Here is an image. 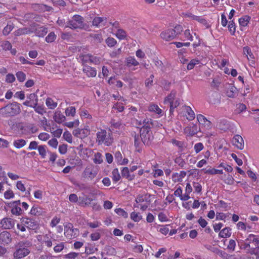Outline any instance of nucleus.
Masks as SVG:
<instances>
[{"label":"nucleus","instance_id":"nucleus-1","mask_svg":"<svg viewBox=\"0 0 259 259\" xmlns=\"http://www.w3.org/2000/svg\"><path fill=\"white\" fill-rule=\"evenodd\" d=\"M238 246L252 255L259 254V235L249 234L246 238L238 240Z\"/></svg>","mask_w":259,"mask_h":259},{"label":"nucleus","instance_id":"nucleus-2","mask_svg":"<svg viewBox=\"0 0 259 259\" xmlns=\"http://www.w3.org/2000/svg\"><path fill=\"white\" fill-rule=\"evenodd\" d=\"M113 142V138L111 132H107L105 130L100 129L96 133V143L98 145L110 146Z\"/></svg>","mask_w":259,"mask_h":259},{"label":"nucleus","instance_id":"nucleus-3","mask_svg":"<svg viewBox=\"0 0 259 259\" xmlns=\"http://www.w3.org/2000/svg\"><path fill=\"white\" fill-rule=\"evenodd\" d=\"M20 104L14 102L0 109V114L5 116H14L21 111Z\"/></svg>","mask_w":259,"mask_h":259},{"label":"nucleus","instance_id":"nucleus-4","mask_svg":"<svg viewBox=\"0 0 259 259\" xmlns=\"http://www.w3.org/2000/svg\"><path fill=\"white\" fill-rule=\"evenodd\" d=\"M84 25L83 18L78 15H74L67 24V27L72 29L82 28Z\"/></svg>","mask_w":259,"mask_h":259},{"label":"nucleus","instance_id":"nucleus-5","mask_svg":"<svg viewBox=\"0 0 259 259\" xmlns=\"http://www.w3.org/2000/svg\"><path fill=\"white\" fill-rule=\"evenodd\" d=\"M98 173V169L97 167L90 165L87 166L82 172V177L89 180H92Z\"/></svg>","mask_w":259,"mask_h":259},{"label":"nucleus","instance_id":"nucleus-6","mask_svg":"<svg viewBox=\"0 0 259 259\" xmlns=\"http://www.w3.org/2000/svg\"><path fill=\"white\" fill-rule=\"evenodd\" d=\"M29 253L30 250L27 247L19 243L18 248L14 253V257L17 259H21L26 256Z\"/></svg>","mask_w":259,"mask_h":259},{"label":"nucleus","instance_id":"nucleus-7","mask_svg":"<svg viewBox=\"0 0 259 259\" xmlns=\"http://www.w3.org/2000/svg\"><path fill=\"white\" fill-rule=\"evenodd\" d=\"M73 135L79 139H83L87 137L90 134L89 125H85L83 128H76L73 131Z\"/></svg>","mask_w":259,"mask_h":259},{"label":"nucleus","instance_id":"nucleus-8","mask_svg":"<svg viewBox=\"0 0 259 259\" xmlns=\"http://www.w3.org/2000/svg\"><path fill=\"white\" fill-rule=\"evenodd\" d=\"M20 200L14 201L9 203V206L11 208V213L16 216H20L22 214L23 210L21 209Z\"/></svg>","mask_w":259,"mask_h":259},{"label":"nucleus","instance_id":"nucleus-9","mask_svg":"<svg viewBox=\"0 0 259 259\" xmlns=\"http://www.w3.org/2000/svg\"><path fill=\"white\" fill-rule=\"evenodd\" d=\"M78 233L77 229L73 228V225L71 223H68L64 226V235L69 238L71 239L76 237Z\"/></svg>","mask_w":259,"mask_h":259},{"label":"nucleus","instance_id":"nucleus-10","mask_svg":"<svg viewBox=\"0 0 259 259\" xmlns=\"http://www.w3.org/2000/svg\"><path fill=\"white\" fill-rule=\"evenodd\" d=\"M15 224V220L10 218H4L0 220V228L3 229H11Z\"/></svg>","mask_w":259,"mask_h":259},{"label":"nucleus","instance_id":"nucleus-11","mask_svg":"<svg viewBox=\"0 0 259 259\" xmlns=\"http://www.w3.org/2000/svg\"><path fill=\"white\" fill-rule=\"evenodd\" d=\"M21 223L25 225L27 228L30 230H35L38 228L37 222L33 219L29 218H23L21 220Z\"/></svg>","mask_w":259,"mask_h":259},{"label":"nucleus","instance_id":"nucleus-12","mask_svg":"<svg viewBox=\"0 0 259 259\" xmlns=\"http://www.w3.org/2000/svg\"><path fill=\"white\" fill-rule=\"evenodd\" d=\"M27 100L23 103V105L30 107L37 105L38 98L36 94H30L27 95Z\"/></svg>","mask_w":259,"mask_h":259},{"label":"nucleus","instance_id":"nucleus-13","mask_svg":"<svg viewBox=\"0 0 259 259\" xmlns=\"http://www.w3.org/2000/svg\"><path fill=\"white\" fill-rule=\"evenodd\" d=\"M197 119L201 127L209 130L211 128V122L202 114H198Z\"/></svg>","mask_w":259,"mask_h":259},{"label":"nucleus","instance_id":"nucleus-14","mask_svg":"<svg viewBox=\"0 0 259 259\" xmlns=\"http://www.w3.org/2000/svg\"><path fill=\"white\" fill-rule=\"evenodd\" d=\"M183 16L185 18H189L190 20L197 21L207 27L208 26L207 21L202 17L195 16L189 12L183 13Z\"/></svg>","mask_w":259,"mask_h":259},{"label":"nucleus","instance_id":"nucleus-15","mask_svg":"<svg viewBox=\"0 0 259 259\" xmlns=\"http://www.w3.org/2000/svg\"><path fill=\"white\" fill-rule=\"evenodd\" d=\"M176 36V30L169 29L162 31L160 34V37L166 41H170Z\"/></svg>","mask_w":259,"mask_h":259},{"label":"nucleus","instance_id":"nucleus-16","mask_svg":"<svg viewBox=\"0 0 259 259\" xmlns=\"http://www.w3.org/2000/svg\"><path fill=\"white\" fill-rule=\"evenodd\" d=\"M232 144L239 149L242 150L244 146L243 138L240 135H235L232 140Z\"/></svg>","mask_w":259,"mask_h":259},{"label":"nucleus","instance_id":"nucleus-17","mask_svg":"<svg viewBox=\"0 0 259 259\" xmlns=\"http://www.w3.org/2000/svg\"><path fill=\"white\" fill-rule=\"evenodd\" d=\"M140 136L144 143H148L152 139L151 132L147 128H141L140 130Z\"/></svg>","mask_w":259,"mask_h":259},{"label":"nucleus","instance_id":"nucleus-18","mask_svg":"<svg viewBox=\"0 0 259 259\" xmlns=\"http://www.w3.org/2000/svg\"><path fill=\"white\" fill-rule=\"evenodd\" d=\"M31 29H34L33 32H35L36 36L44 37L48 32V28L46 27H37L35 24L31 26Z\"/></svg>","mask_w":259,"mask_h":259},{"label":"nucleus","instance_id":"nucleus-19","mask_svg":"<svg viewBox=\"0 0 259 259\" xmlns=\"http://www.w3.org/2000/svg\"><path fill=\"white\" fill-rule=\"evenodd\" d=\"M183 110L185 112V115L188 120H192L195 118V113L190 106H184Z\"/></svg>","mask_w":259,"mask_h":259},{"label":"nucleus","instance_id":"nucleus-20","mask_svg":"<svg viewBox=\"0 0 259 259\" xmlns=\"http://www.w3.org/2000/svg\"><path fill=\"white\" fill-rule=\"evenodd\" d=\"M11 234L7 231H4L0 234V242L4 244H8L11 242Z\"/></svg>","mask_w":259,"mask_h":259},{"label":"nucleus","instance_id":"nucleus-21","mask_svg":"<svg viewBox=\"0 0 259 259\" xmlns=\"http://www.w3.org/2000/svg\"><path fill=\"white\" fill-rule=\"evenodd\" d=\"M139 128H145L150 130L151 127H153L154 125V123L153 122L151 119H145L143 121H138Z\"/></svg>","mask_w":259,"mask_h":259},{"label":"nucleus","instance_id":"nucleus-22","mask_svg":"<svg viewBox=\"0 0 259 259\" xmlns=\"http://www.w3.org/2000/svg\"><path fill=\"white\" fill-rule=\"evenodd\" d=\"M186 175V172L185 171H181L179 172L174 173L172 175V180L175 183L181 182Z\"/></svg>","mask_w":259,"mask_h":259},{"label":"nucleus","instance_id":"nucleus-23","mask_svg":"<svg viewBox=\"0 0 259 259\" xmlns=\"http://www.w3.org/2000/svg\"><path fill=\"white\" fill-rule=\"evenodd\" d=\"M83 71L88 77H95L97 75V71L95 68L88 65H84Z\"/></svg>","mask_w":259,"mask_h":259},{"label":"nucleus","instance_id":"nucleus-24","mask_svg":"<svg viewBox=\"0 0 259 259\" xmlns=\"http://www.w3.org/2000/svg\"><path fill=\"white\" fill-rule=\"evenodd\" d=\"M107 23V18L105 17H96L93 20V25L96 27L104 26Z\"/></svg>","mask_w":259,"mask_h":259},{"label":"nucleus","instance_id":"nucleus-25","mask_svg":"<svg viewBox=\"0 0 259 259\" xmlns=\"http://www.w3.org/2000/svg\"><path fill=\"white\" fill-rule=\"evenodd\" d=\"M148 110L150 112L157 114L158 117H160L163 115L162 110L157 105L150 104L148 107Z\"/></svg>","mask_w":259,"mask_h":259},{"label":"nucleus","instance_id":"nucleus-26","mask_svg":"<svg viewBox=\"0 0 259 259\" xmlns=\"http://www.w3.org/2000/svg\"><path fill=\"white\" fill-rule=\"evenodd\" d=\"M250 19V17L248 15H244L239 19L238 22L241 27V30H243V27H245L247 26Z\"/></svg>","mask_w":259,"mask_h":259},{"label":"nucleus","instance_id":"nucleus-27","mask_svg":"<svg viewBox=\"0 0 259 259\" xmlns=\"http://www.w3.org/2000/svg\"><path fill=\"white\" fill-rule=\"evenodd\" d=\"M34 29H31L30 28H22L15 31L14 33L15 36H20L23 34H27L33 32Z\"/></svg>","mask_w":259,"mask_h":259},{"label":"nucleus","instance_id":"nucleus-28","mask_svg":"<svg viewBox=\"0 0 259 259\" xmlns=\"http://www.w3.org/2000/svg\"><path fill=\"white\" fill-rule=\"evenodd\" d=\"M184 133L189 136L195 135L197 133V127L195 125H193L191 126H187L184 129Z\"/></svg>","mask_w":259,"mask_h":259},{"label":"nucleus","instance_id":"nucleus-29","mask_svg":"<svg viewBox=\"0 0 259 259\" xmlns=\"http://www.w3.org/2000/svg\"><path fill=\"white\" fill-rule=\"evenodd\" d=\"M231 235V229L229 227H226L220 231L219 234V237L223 238H229Z\"/></svg>","mask_w":259,"mask_h":259},{"label":"nucleus","instance_id":"nucleus-30","mask_svg":"<svg viewBox=\"0 0 259 259\" xmlns=\"http://www.w3.org/2000/svg\"><path fill=\"white\" fill-rule=\"evenodd\" d=\"M93 199L89 197H79L78 201V204L82 206H89Z\"/></svg>","mask_w":259,"mask_h":259},{"label":"nucleus","instance_id":"nucleus-31","mask_svg":"<svg viewBox=\"0 0 259 259\" xmlns=\"http://www.w3.org/2000/svg\"><path fill=\"white\" fill-rule=\"evenodd\" d=\"M236 93V88L232 84H229L226 91L227 96L230 98H233L235 96Z\"/></svg>","mask_w":259,"mask_h":259},{"label":"nucleus","instance_id":"nucleus-32","mask_svg":"<svg viewBox=\"0 0 259 259\" xmlns=\"http://www.w3.org/2000/svg\"><path fill=\"white\" fill-rule=\"evenodd\" d=\"M54 118L55 121L59 123H62L66 120V117L58 111L55 113Z\"/></svg>","mask_w":259,"mask_h":259},{"label":"nucleus","instance_id":"nucleus-33","mask_svg":"<svg viewBox=\"0 0 259 259\" xmlns=\"http://www.w3.org/2000/svg\"><path fill=\"white\" fill-rule=\"evenodd\" d=\"M29 213L34 216H39L42 214V209L38 206H33L31 208Z\"/></svg>","mask_w":259,"mask_h":259},{"label":"nucleus","instance_id":"nucleus-34","mask_svg":"<svg viewBox=\"0 0 259 259\" xmlns=\"http://www.w3.org/2000/svg\"><path fill=\"white\" fill-rule=\"evenodd\" d=\"M202 171H204V174H209L211 175H214L217 174H223V170L222 169H215L214 168H211L210 167L208 169H202Z\"/></svg>","mask_w":259,"mask_h":259},{"label":"nucleus","instance_id":"nucleus-35","mask_svg":"<svg viewBox=\"0 0 259 259\" xmlns=\"http://www.w3.org/2000/svg\"><path fill=\"white\" fill-rule=\"evenodd\" d=\"M26 144V141L22 139H16L13 142L14 146L17 149L23 147Z\"/></svg>","mask_w":259,"mask_h":259},{"label":"nucleus","instance_id":"nucleus-36","mask_svg":"<svg viewBox=\"0 0 259 259\" xmlns=\"http://www.w3.org/2000/svg\"><path fill=\"white\" fill-rule=\"evenodd\" d=\"M217 253L223 259H236L234 255L229 254L223 250H218Z\"/></svg>","mask_w":259,"mask_h":259},{"label":"nucleus","instance_id":"nucleus-37","mask_svg":"<svg viewBox=\"0 0 259 259\" xmlns=\"http://www.w3.org/2000/svg\"><path fill=\"white\" fill-rule=\"evenodd\" d=\"M112 181L114 183H117L121 179V176L119 174V170L118 168H115L113 169L112 171V176H111Z\"/></svg>","mask_w":259,"mask_h":259},{"label":"nucleus","instance_id":"nucleus-38","mask_svg":"<svg viewBox=\"0 0 259 259\" xmlns=\"http://www.w3.org/2000/svg\"><path fill=\"white\" fill-rule=\"evenodd\" d=\"M42 243L48 247H51L53 245V237L49 235H46L44 237Z\"/></svg>","mask_w":259,"mask_h":259},{"label":"nucleus","instance_id":"nucleus-39","mask_svg":"<svg viewBox=\"0 0 259 259\" xmlns=\"http://www.w3.org/2000/svg\"><path fill=\"white\" fill-rule=\"evenodd\" d=\"M193 189L191 185L188 183L186 184L185 188V193L184 194V199H186V200H189L190 198V194L192 192Z\"/></svg>","mask_w":259,"mask_h":259},{"label":"nucleus","instance_id":"nucleus-40","mask_svg":"<svg viewBox=\"0 0 259 259\" xmlns=\"http://www.w3.org/2000/svg\"><path fill=\"white\" fill-rule=\"evenodd\" d=\"M118 39L122 40L126 38V32L122 29H118L115 33H113Z\"/></svg>","mask_w":259,"mask_h":259},{"label":"nucleus","instance_id":"nucleus-41","mask_svg":"<svg viewBox=\"0 0 259 259\" xmlns=\"http://www.w3.org/2000/svg\"><path fill=\"white\" fill-rule=\"evenodd\" d=\"M126 65L128 67L136 66L139 65V62L134 57H129L126 60Z\"/></svg>","mask_w":259,"mask_h":259},{"label":"nucleus","instance_id":"nucleus-42","mask_svg":"<svg viewBox=\"0 0 259 259\" xmlns=\"http://www.w3.org/2000/svg\"><path fill=\"white\" fill-rule=\"evenodd\" d=\"M110 84H114L117 88H121L123 86V83L119 80H117L115 77H110L108 81Z\"/></svg>","mask_w":259,"mask_h":259},{"label":"nucleus","instance_id":"nucleus-43","mask_svg":"<svg viewBox=\"0 0 259 259\" xmlns=\"http://www.w3.org/2000/svg\"><path fill=\"white\" fill-rule=\"evenodd\" d=\"M14 28V25L12 22L9 21L7 26L4 28L3 33L5 35H8Z\"/></svg>","mask_w":259,"mask_h":259},{"label":"nucleus","instance_id":"nucleus-44","mask_svg":"<svg viewBox=\"0 0 259 259\" xmlns=\"http://www.w3.org/2000/svg\"><path fill=\"white\" fill-rule=\"evenodd\" d=\"M243 54L247 57L248 60L253 58V55L251 52V49L248 47H244L243 49Z\"/></svg>","mask_w":259,"mask_h":259},{"label":"nucleus","instance_id":"nucleus-45","mask_svg":"<svg viewBox=\"0 0 259 259\" xmlns=\"http://www.w3.org/2000/svg\"><path fill=\"white\" fill-rule=\"evenodd\" d=\"M65 113L66 116L74 117L76 113V109L74 107L70 106L66 109Z\"/></svg>","mask_w":259,"mask_h":259},{"label":"nucleus","instance_id":"nucleus-46","mask_svg":"<svg viewBox=\"0 0 259 259\" xmlns=\"http://www.w3.org/2000/svg\"><path fill=\"white\" fill-rule=\"evenodd\" d=\"M183 190L180 186L178 187L174 192V195L178 197H179L182 201H187L186 199H184V194H182Z\"/></svg>","mask_w":259,"mask_h":259},{"label":"nucleus","instance_id":"nucleus-47","mask_svg":"<svg viewBox=\"0 0 259 259\" xmlns=\"http://www.w3.org/2000/svg\"><path fill=\"white\" fill-rule=\"evenodd\" d=\"M91 54H81L79 57V59L81 61L83 65L85 63H90Z\"/></svg>","mask_w":259,"mask_h":259},{"label":"nucleus","instance_id":"nucleus-48","mask_svg":"<svg viewBox=\"0 0 259 259\" xmlns=\"http://www.w3.org/2000/svg\"><path fill=\"white\" fill-rule=\"evenodd\" d=\"M131 218L135 222H139L142 219V216L139 212H132L131 214Z\"/></svg>","mask_w":259,"mask_h":259},{"label":"nucleus","instance_id":"nucleus-49","mask_svg":"<svg viewBox=\"0 0 259 259\" xmlns=\"http://www.w3.org/2000/svg\"><path fill=\"white\" fill-rule=\"evenodd\" d=\"M176 93L172 91L170 94L165 98L164 103V104H171L174 101Z\"/></svg>","mask_w":259,"mask_h":259},{"label":"nucleus","instance_id":"nucleus-50","mask_svg":"<svg viewBox=\"0 0 259 259\" xmlns=\"http://www.w3.org/2000/svg\"><path fill=\"white\" fill-rule=\"evenodd\" d=\"M168 225L166 226H159L157 228L158 231L160 232L163 235H166L167 234L169 231V228L168 227Z\"/></svg>","mask_w":259,"mask_h":259},{"label":"nucleus","instance_id":"nucleus-51","mask_svg":"<svg viewBox=\"0 0 259 259\" xmlns=\"http://www.w3.org/2000/svg\"><path fill=\"white\" fill-rule=\"evenodd\" d=\"M46 105L50 109H54L57 106V103L51 98H48L46 102Z\"/></svg>","mask_w":259,"mask_h":259},{"label":"nucleus","instance_id":"nucleus-52","mask_svg":"<svg viewBox=\"0 0 259 259\" xmlns=\"http://www.w3.org/2000/svg\"><path fill=\"white\" fill-rule=\"evenodd\" d=\"M39 154L42 158H45L47 155V151L46 150V146L41 145L39 146L37 148Z\"/></svg>","mask_w":259,"mask_h":259},{"label":"nucleus","instance_id":"nucleus-53","mask_svg":"<svg viewBox=\"0 0 259 259\" xmlns=\"http://www.w3.org/2000/svg\"><path fill=\"white\" fill-rule=\"evenodd\" d=\"M93 161L96 164H101L103 162L102 154L99 152L96 153Z\"/></svg>","mask_w":259,"mask_h":259},{"label":"nucleus","instance_id":"nucleus-54","mask_svg":"<svg viewBox=\"0 0 259 259\" xmlns=\"http://www.w3.org/2000/svg\"><path fill=\"white\" fill-rule=\"evenodd\" d=\"M130 169L127 167H123L121 169V175L123 177H125L127 179H130L131 180L132 178L131 177V175L130 174Z\"/></svg>","mask_w":259,"mask_h":259},{"label":"nucleus","instance_id":"nucleus-55","mask_svg":"<svg viewBox=\"0 0 259 259\" xmlns=\"http://www.w3.org/2000/svg\"><path fill=\"white\" fill-rule=\"evenodd\" d=\"M31 108H34L35 111L37 113L43 115L45 113H46V110L45 108L42 106H38L35 105V106H32Z\"/></svg>","mask_w":259,"mask_h":259},{"label":"nucleus","instance_id":"nucleus-56","mask_svg":"<svg viewBox=\"0 0 259 259\" xmlns=\"http://www.w3.org/2000/svg\"><path fill=\"white\" fill-rule=\"evenodd\" d=\"M105 41L109 47H113L117 44V41L116 39L113 37H108L106 39Z\"/></svg>","mask_w":259,"mask_h":259},{"label":"nucleus","instance_id":"nucleus-57","mask_svg":"<svg viewBox=\"0 0 259 259\" xmlns=\"http://www.w3.org/2000/svg\"><path fill=\"white\" fill-rule=\"evenodd\" d=\"M56 38V35H55L54 32H51L49 33V34L46 37V41L47 42H53Z\"/></svg>","mask_w":259,"mask_h":259},{"label":"nucleus","instance_id":"nucleus-58","mask_svg":"<svg viewBox=\"0 0 259 259\" xmlns=\"http://www.w3.org/2000/svg\"><path fill=\"white\" fill-rule=\"evenodd\" d=\"M64 248V243L60 242L56 244L53 248L54 252L58 253L61 252Z\"/></svg>","mask_w":259,"mask_h":259},{"label":"nucleus","instance_id":"nucleus-59","mask_svg":"<svg viewBox=\"0 0 259 259\" xmlns=\"http://www.w3.org/2000/svg\"><path fill=\"white\" fill-rule=\"evenodd\" d=\"M111 128L112 131H114L115 129H120L121 126V124L119 121H116L115 120H112L110 122Z\"/></svg>","mask_w":259,"mask_h":259},{"label":"nucleus","instance_id":"nucleus-60","mask_svg":"<svg viewBox=\"0 0 259 259\" xmlns=\"http://www.w3.org/2000/svg\"><path fill=\"white\" fill-rule=\"evenodd\" d=\"M87 225L91 228L95 229L101 226V223L100 221H96L93 222H88Z\"/></svg>","mask_w":259,"mask_h":259},{"label":"nucleus","instance_id":"nucleus-61","mask_svg":"<svg viewBox=\"0 0 259 259\" xmlns=\"http://www.w3.org/2000/svg\"><path fill=\"white\" fill-rule=\"evenodd\" d=\"M63 138L64 139L68 142L69 143H72V137L71 134L68 132L66 131L64 133L63 135Z\"/></svg>","mask_w":259,"mask_h":259},{"label":"nucleus","instance_id":"nucleus-62","mask_svg":"<svg viewBox=\"0 0 259 259\" xmlns=\"http://www.w3.org/2000/svg\"><path fill=\"white\" fill-rule=\"evenodd\" d=\"M114 211L119 216L124 218H126L128 217L127 213L122 208H116Z\"/></svg>","mask_w":259,"mask_h":259},{"label":"nucleus","instance_id":"nucleus-63","mask_svg":"<svg viewBox=\"0 0 259 259\" xmlns=\"http://www.w3.org/2000/svg\"><path fill=\"white\" fill-rule=\"evenodd\" d=\"M228 27L230 33L234 35L236 31L235 23L233 21H229Z\"/></svg>","mask_w":259,"mask_h":259},{"label":"nucleus","instance_id":"nucleus-64","mask_svg":"<svg viewBox=\"0 0 259 259\" xmlns=\"http://www.w3.org/2000/svg\"><path fill=\"white\" fill-rule=\"evenodd\" d=\"M200 63V61L198 59H192V60H191V61L188 63V65H187V69L188 70H191L192 69L194 66L197 65V64H198L199 63Z\"/></svg>","mask_w":259,"mask_h":259}]
</instances>
